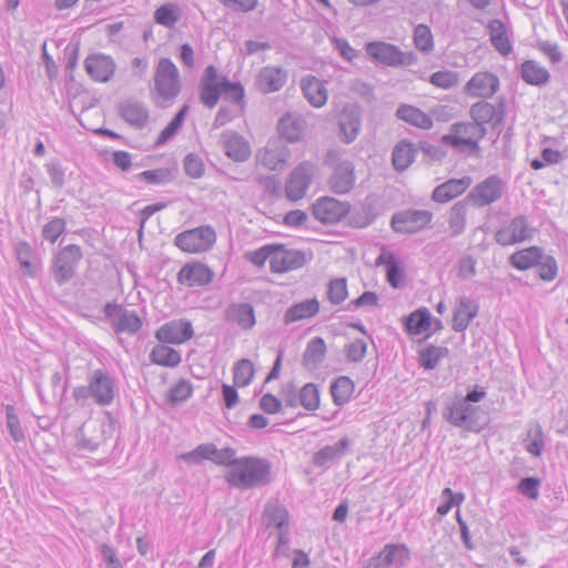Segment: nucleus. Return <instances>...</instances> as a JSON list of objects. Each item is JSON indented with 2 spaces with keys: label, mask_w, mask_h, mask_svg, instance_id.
Listing matches in <instances>:
<instances>
[{
  "label": "nucleus",
  "mask_w": 568,
  "mask_h": 568,
  "mask_svg": "<svg viewBox=\"0 0 568 568\" xmlns=\"http://www.w3.org/2000/svg\"><path fill=\"white\" fill-rule=\"evenodd\" d=\"M235 469H230L225 481L239 489H251L266 486L271 483V463L256 456L239 457Z\"/></svg>",
  "instance_id": "1"
},
{
  "label": "nucleus",
  "mask_w": 568,
  "mask_h": 568,
  "mask_svg": "<svg viewBox=\"0 0 568 568\" xmlns=\"http://www.w3.org/2000/svg\"><path fill=\"white\" fill-rule=\"evenodd\" d=\"M87 385L77 386L72 397L80 406H85L90 398L98 406H109L116 396L115 378L105 368H98L88 374Z\"/></svg>",
  "instance_id": "2"
},
{
  "label": "nucleus",
  "mask_w": 568,
  "mask_h": 568,
  "mask_svg": "<svg viewBox=\"0 0 568 568\" xmlns=\"http://www.w3.org/2000/svg\"><path fill=\"white\" fill-rule=\"evenodd\" d=\"M487 134L486 128H479L471 122H455L449 132L442 136V143L468 156L479 158L481 148L479 141Z\"/></svg>",
  "instance_id": "3"
},
{
  "label": "nucleus",
  "mask_w": 568,
  "mask_h": 568,
  "mask_svg": "<svg viewBox=\"0 0 568 568\" xmlns=\"http://www.w3.org/2000/svg\"><path fill=\"white\" fill-rule=\"evenodd\" d=\"M481 408L460 396L446 400L442 412L444 420L470 433H480L487 425L480 417Z\"/></svg>",
  "instance_id": "4"
},
{
  "label": "nucleus",
  "mask_w": 568,
  "mask_h": 568,
  "mask_svg": "<svg viewBox=\"0 0 568 568\" xmlns=\"http://www.w3.org/2000/svg\"><path fill=\"white\" fill-rule=\"evenodd\" d=\"M153 90L165 102H172L181 92L180 72L169 58H161L154 73Z\"/></svg>",
  "instance_id": "5"
},
{
  "label": "nucleus",
  "mask_w": 568,
  "mask_h": 568,
  "mask_svg": "<svg viewBox=\"0 0 568 568\" xmlns=\"http://www.w3.org/2000/svg\"><path fill=\"white\" fill-rule=\"evenodd\" d=\"M83 257L81 247L69 244L62 247L52 258L50 274L53 281L62 286L70 282L77 274V268Z\"/></svg>",
  "instance_id": "6"
},
{
  "label": "nucleus",
  "mask_w": 568,
  "mask_h": 568,
  "mask_svg": "<svg viewBox=\"0 0 568 568\" xmlns=\"http://www.w3.org/2000/svg\"><path fill=\"white\" fill-rule=\"evenodd\" d=\"M366 52L376 62L388 67H408L417 61L414 52H403L397 45L384 41L368 42Z\"/></svg>",
  "instance_id": "7"
},
{
  "label": "nucleus",
  "mask_w": 568,
  "mask_h": 568,
  "mask_svg": "<svg viewBox=\"0 0 568 568\" xmlns=\"http://www.w3.org/2000/svg\"><path fill=\"white\" fill-rule=\"evenodd\" d=\"M103 314L116 334L135 335L142 328V320L138 313L125 308L115 301L105 303Z\"/></svg>",
  "instance_id": "8"
},
{
  "label": "nucleus",
  "mask_w": 568,
  "mask_h": 568,
  "mask_svg": "<svg viewBox=\"0 0 568 568\" xmlns=\"http://www.w3.org/2000/svg\"><path fill=\"white\" fill-rule=\"evenodd\" d=\"M215 241V230L211 225H202L179 233L174 244L183 252L200 253L210 250Z\"/></svg>",
  "instance_id": "9"
},
{
  "label": "nucleus",
  "mask_w": 568,
  "mask_h": 568,
  "mask_svg": "<svg viewBox=\"0 0 568 568\" xmlns=\"http://www.w3.org/2000/svg\"><path fill=\"white\" fill-rule=\"evenodd\" d=\"M469 115L479 128L490 124L491 130H499L506 116V100L499 98L496 105L480 100L470 106Z\"/></svg>",
  "instance_id": "10"
},
{
  "label": "nucleus",
  "mask_w": 568,
  "mask_h": 568,
  "mask_svg": "<svg viewBox=\"0 0 568 568\" xmlns=\"http://www.w3.org/2000/svg\"><path fill=\"white\" fill-rule=\"evenodd\" d=\"M433 220L428 210L408 209L396 212L390 219V226L399 234H414L427 227Z\"/></svg>",
  "instance_id": "11"
},
{
  "label": "nucleus",
  "mask_w": 568,
  "mask_h": 568,
  "mask_svg": "<svg viewBox=\"0 0 568 568\" xmlns=\"http://www.w3.org/2000/svg\"><path fill=\"white\" fill-rule=\"evenodd\" d=\"M534 229L526 215L513 217L495 233V241L501 246L518 244L532 239Z\"/></svg>",
  "instance_id": "12"
},
{
  "label": "nucleus",
  "mask_w": 568,
  "mask_h": 568,
  "mask_svg": "<svg viewBox=\"0 0 568 568\" xmlns=\"http://www.w3.org/2000/svg\"><path fill=\"white\" fill-rule=\"evenodd\" d=\"M505 187L504 181L494 174L474 186L466 200L471 201L477 207H484L500 200Z\"/></svg>",
  "instance_id": "13"
},
{
  "label": "nucleus",
  "mask_w": 568,
  "mask_h": 568,
  "mask_svg": "<svg viewBox=\"0 0 568 568\" xmlns=\"http://www.w3.org/2000/svg\"><path fill=\"white\" fill-rule=\"evenodd\" d=\"M351 210L348 202L339 201L332 196H323L312 205V212L316 220L323 224H336L347 216Z\"/></svg>",
  "instance_id": "14"
},
{
  "label": "nucleus",
  "mask_w": 568,
  "mask_h": 568,
  "mask_svg": "<svg viewBox=\"0 0 568 568\" xmlns=\"http://www.w3.org/2000/svg\"><path fill=\"white\" fill-rule=\"evenodd\" d=\"M288 79L286 69L278 65H265L254 78V88L262 94L275 93L282 90Z\"/></svg>",
  "instance_id": "15"
},
{
  "label": "nucleus",
  "mask_w": 568,
  "mask_h": 568,
  "mask_svg": "<svg viewBox=\"0 0 568 568\" xmlns=\"http://www.w3.org/2000/svg\"><path fill=\"white\" fill-rule=\"evenodd\" d=\"M410 560V550L405 544H386L371 557L364 568H389L394 564L404 567Z\"/></svg>",
  "instance_id": "16"
},
{
  "label": "nucleus",
  "mask_w": 568,
  "mask_h": 568,
  "mask_svg": "<svg viewBox=\"0 0 568 568\" xmlns=\"http://www.w3.org/2000/svg\"><path fill=\"white\" fill-rule=\"evenodd\" d=\"M200 101L201 103L212 109L214 108L223 92L222 77H219L217 69L210 64L204 69L200 80Z\"/></svg>",
  "instance_id": "17"
},
{
  "label": "nucleus",
  "mask_w": 568,
  "mask_h": 568,
  "mask_svg": "<svg viewBox=\"0 0 568 568\" xmlns=\"http://www.w3.org/2000/svg\"><path fill=\"white\" fill-rule=\"evenodd\" d=\"M214 272L201 262L184 264L176 274V281L187 287L206 286L213 282Z\"/></svg>",
  "instance_id": "18"
},
{
  "label": "nucleus",
  "mask_w": 568,
  "mask_h": 568,
  "mask_svg": "<svg viewBox=\"0 0 568 568\" xmlns=\"http://www.w3.org/2000/svg\"><path fill=\"white\" fill-rule=\"evenodd\" d=\"M119 116L135 130H143L149 120V108L141 101L129 98L121 101L118 105Z\"/></svg>",
  "instance_id": "19"
},
{
  "label": "nucleus",
  "mask_w": 568,
  "mask_h": 568,
  "mask_svg": "<svg viewBox=\"0 0 568 568\" xmlns=\"http://www.w3.org/2000/svg\"><path fill=\"white\" fill-rule=\"evenodd\" d=\"M307 257L302 250H290L283 244H276L275 254L272 256V272L285 273L303 267Z\"/></svg>",
  "instance_id": "20"
},
{
  "label": "nucleus",
  "mask_w": 568,
  "mask_h": 568,
  "mask_svg": "<svg viewBox=\"0 0 568 568\" xmlns=\"http://www.w3.org/2000/svg\"><path fill=\"white\" fill-rule=\"evenodd\" d=\"M84 69L88 75L97 82H109L115 72L116 64L112 57L104 53L89 54L84 60Z\"/></svg>",
  "instance_id": "21"
},
{
  "label": "nucleus",
  "mask_w": 568,
  "mask_h": 568,
  "mask_svg": "<svg viewBox=\"0 0 568 568\" xmlns=\"http://www.w3.org/2000/svg\"><path fill=\"white\" fill-rule=\"evenodd\" d=\"M192 323L186 320H173L163 324L156 332L155 337L160 343L182 344L193 337Z\"/></svg>",
  "instance_id": "22"
},
{
  "label": "nucleus",
  "mask_w": 568,
  "mask_h": 568,
  "mask_svg": "<svg viewBox=\"0 0 568 568\" xmlns=\"http://www.w3.org/2000/svg\"><path fill=\"white\" fill-rule=\"evenodd\" d=\"M311 166L307 162L300 163L286 181L285 192L291 201L303 199L312 183Z\"/></svg>",
  "instance_id": "23"
},
{
  "label": "nucleus",
  "mask_w": 568,
  "mask_h": 568,
  "mask_svg": "<svg viewBox=\"0 0 568 568\" xmlns=\"http://www.w3.org/2000/svg\"><path fill=\"white\" fill-rule=\"evenodd\" d=\"M499 90V79L491 72H476L465 84L464 91L470 97L491 98Z\"/></svg>",
  "instance_id": "24"
},
{
  "label": "nucleus",
  "mask_w": 568,
  "mask_h": 568,
  "mask_svg": "<svg viewBox=\"0 0 568 568\" xmlns=\"http://www.w3.org/2000/svg\"><path fill=\"white\" fill-rule=\"evenodd\" d=\"M351 445L352 440L347 436H344L334 445H326L314 453L312 463L314 466L326 470L349 452Z\"/></svg>",
  "instance_id": "25"
},
{
  "label": "nucleus",
  "mask_w": 568,
  "mask_h": 568,
  "mask_svg": "<svg viewBox=\"0 0 568 568\" xmlns=\"http://www.w3.org/2000/svg\"><path fill=\"white\" fill-rule=\"evenodd\" d=\"M354 164L349 160L338 162L328 179V185L335 194H346L355 185Z\"/></svg>",
  "instance_id": "26"
},
{
  "label": "nucleus",
  "mask_w": 568,
  "mask_h": 568,
  "mask_svg": "<svg viewBox=\"0 0 568 568\" xmlns=\"http://www.w3.org/2000/svg\"><path fill=\"white\" fill-rule=\"evenodd\" d=\"M376 265L385 266L386 281L393 288L398 290L405 286V268L394 252L383 248L376 258Z\"/></svg>",
  "instance_id": "27"
},
{
  "label": "nucleus",
  "mask_w": 568,
  "mask_h": 568,
  "mask_svg": "<svg viewBox=\"0 0 568 568\" xmlns=\"http://www.w3.org/2000/svg\"><path fill=\"white\" fill-rule=\"evenodd\" d=\"M478 312L479 304L475 300L468 296L458 297L453 313L452 328L457 333L466 331Z\"/></svg>",
  "instance_id": "28"
},
{
  "label": "nucleus",
  "mask_w": 568,
  "mask_h": 568,
  "mask_svg": "<svg viewBox=\"0 0 568 568\" xmlns=\"http://www.w3.org/2000/svg\"><path fill=\"white\" fill-rule=\"evenodd\" d=\"M221 140L225 154L235 162H244L251 155V148L243 136L234 131L222 132Z\"/></svg>",
  "instance_id": "29"
},
{
  "label": "nucleus",
  "mask_w": 568,
  "mask_h": 568,
  "mask_svg": "<svg viewBox=\"0 0 568 568\" xmlns=\"http://www.w3.org/2000/svg\"><path fill=\"white\" fill-rule=\"evenodd\" d=\"M471 182V178L468 175L460 179H449L434 189L432 200L437 203H446L463 194Z\"/></svg>",
  "instance_id": "30"
},
{
  "label": "nucleus",
  "mask_w": 568,
  "mask_h": 568,
  "mask_svg": "<svg viewBox=\"0 0 568 568\" xmlns=\"http://www.w3.org/2000/svg\"><path fill=\"white\" fill-rule=\"evenodd\" d=\"M341 140L352 143L358 135L362 126L361 112L356 108H344L338 118Z\"/></svg>",
  "instance_id": "31"
},
{
  "label": "nucleus",
  "mask_w": 568,
  "mask_h": 568,
  "mask_svg": "<svg viewBox=\"0 0 568 568\" xmlns=\"http://www.w3.org/2000/svg\"><path fill=\"white\" fill-rule=\"evenodd\" d=\"M301 90L304 98L314 108H321L326 104L328 93L325 87V82L315 75L308 74L302 78Z\"/></svg>",
  "instance_id": "32"
},
{
  "label": "nucleus",
  "mask_w": 568,
  "mask_h": 568,
  "mask_svg": "<svg viewBox=\"0 0 568 568\" xmlns=\"http://www.w3.org/2000/svg\"><path fill=\"white\" fill-rule=\"evenodd\" d=\"M327 347L323 337L315 336L308 341L302 356V365L313 372L321 367L326 358Z\"/></svg>",
  "instance_id": "33"
},
{
  "label": "nucleus",
  "mask_w": 568,
  "mask_h": 568,
  "mask_svg": "<svg viewBox=\"0 0 568 568\" xmlns=\"http://www.w3.org/2000/svg\"><path fill=\"white\" fill-rule=\"evenodd\" d=\"M224 318L242 329H251L256 323L254 308L248 303H231L225 308Z\"/></svg>",
  "instance_id": "34"
},
{
  "label": "nucleus",
  "mask_w": 568,
  "mask_h": 568,
  "mask_svg": "<svg viewBox=\"0 0 568 568\" xmlns=\"http://www.w3.org/2000/svg\"><path fill=\"white\" fill-rule=\"evenodd\" d=\"M263 519L266 528L274 527L277 532L290 529V513L283 504L277 501L265 504Z\"/></svg>",
  "instance_id": "35"
},
{
  "label": "nucleus",
  "mask_w": 568,
  "mask_h": 568,
  "mask_svg": "<svg viewBox=\"0 0 568 568\" xmlns=\"http://www.w3.org/2000/svg\"><path fill=\"white\" fill-rule=\"evenodd\" d=\"M542 256V247L532 245L526 248H521L513 253L508 262L518 271H527L537 266L540 262L539 258Z\"/></svg>",
  "instance_id": "36"
},
{
  "label": "nucleus",
  "mask_w": 568,
  "mask_h": 568,
  "mask_svg": "<svg viewBox=\"0 0 568 568\" xmlns=\"http://www.w3.org/2000/svg\"><path fill=\"white\" fill-rule=\"evenodd\" d=\"M396 116L399 120L423 130H429L433 126L432 118L419 108L410 104H399L396 110Z\"/></svg>",
  "instance_id": "37"
},
{
  "label": "nucleus",
  "mask_w": 568,
  "mask_h": 568,
  "mask_svg": "<svg viewBox=\"0 0 568 568\" xmlns=\"http://www.w3.org/2000/svg\"><path fill=\"white\" fill-rule=\"evenodd\" d=\"M432 314L426 307H419L404 317L403 324L408 335L416 336L426 332L432 326Z\"/></svg>",
  "instance_id": "38"
},
{
  "label": "nucleus",
  "mask_w": 568,
  "mask_h": 568,
  "mask_svg": "<svg viewBox=\"0 0 568 568\" xmlns=\"http://www.w3.org/2000/svg\"><path fill=\"white\" fill-rule=\"evenodd\" d=\"M418 149L414 143L403 140L398 142L392 153V162L395 171L404 172L414 162Z\"/></svg>",
  "instance_id": "39"
},
{
  "label": "nucleus",
  "mask_w": 568,
  "mask_h": 568,
  "mask_svg": "<svg viewBox=\"0 0 568 568\" xmlns=\"http://www.w3.org/2000/svg\"><path fill=\"white\" fill-rule=\"evenodd\" d=\"M520 77L527 84L542 87L549 82L550 73L535 60H526L520 65Z\"/></svg>",
  "instance_id": "40"
},
{
  "label": "nucleus",
  "mask_w": 568,
  "mask_h": 568,
  "mask_svg": "<svg viewBox=\"0 0 568 568\" xmlns=\"http://www.w3.org/2000/svg\"><path fill=\"white\" fill-rule=\"evenodd\" d=\"M320 311V303L316 298L306 300L288 307L284 314L283 322L288 325L301 320L314 316Z\"/></svg>",
  "instance_id": "41"
},
{
  "label": "nucleus",
  "mask_w": 568,
  "mask_h": 568,
  "mask_svg": "<svg viewBox=\"0 0 568 568\" xmlns=\"http://www.w3.org/2000/svg\"><path fill=\"white\" fill-rule=\"evenodd\" d=\"M165 344L161 343L153 346L149 355L151 363L163 367L179 366L182 361L181 353Z\"/></svg>",
  "instance_id": "42"
},
{
  "label": "nucleus",
  "mask_w": 568,
  "mask_h": 568,
  "mask_svg": "<svg viewBox=\"0 0 568 568\" xmlns=\"http://www.w3.org/2000/svg\"><path fill=\"white\" fill-rule=\"evenodd\" d=\"M526 450L535 457H540L545 448L544 432L538 422L528 424L526 437L523 440Z\"/></svg>",
  "instance_id": "43"
},
{
  "label": "nucleus",
  "mask_w": 568,
  "mask_h": 568,
  "mask_svg": "<svg viewBox=\"0 0 568 568\" xmlns=\"http://www.w3.org/2000/svg\"><path fill=\"white\" fill-rule=\"evenodd\" d=\"M355 384L348 376H339L331 384L333 403L336 406L347 404L354 393Z\"/></svg>",
  "instance_id": "44"
},
{
  "label": "nucleus",
  "mask_w": 568,
  "mask_h": 568,
  "mask_svg": "<svg viewBox=\"0 0 568 568\" xmlns=\"http://www.w3.org/2000/svg\"><path fill=\"white\" fill-rule=\"evenodd\" d=\"M449 355V349L446 346L427 345L418 349V364L424 369H434L437 367L439 361Z\"/></svg>",
  "instance_id": "45"
},
{
  "label": "nucleus",
  "mask_w": 568,
  "mask_h": 568,
  "mask_svg": "<svg viewBox=\"0 0 568 568\" xmlns=\"http://www.w3.org/2000/svg\"><path fill=\"white\" fill-rule=\"evenodd\" d=\"M490 42L495 49L506 55L511 51L509 39L506 34L505 24L499 19L490 20L488 23Z\"/></svg>",
  "instance_id": "46"
},
{
  "label": "nucleus",
  "mask_w": 568,
  "mask_h": 568,
  "mask_svg": "<svg viewBox=\"0 0 568 568\" xmlns=\"http://www.w3.org/2000/svg\"><path fill=\"white\" fill-rule=\"evenodd\" d=\"M223 92L222 95L225 100H230L236 104L243 112L246 106L245 89L239 81H231L226 75L222 77Z\"/></svg>",
  "instance_id": "47"
},
{
  "label": "nucleus",
  "mask_w": 568,
  "mask_h": 568,
  "mask_svg": "<svg viewBox=\"0 0 568 568\" xmlns=\"http://www.w3.org/2000/svg\"><path fill=\"white\" fill-rule=\"evenodd\" d=\"M193 395V385L190 381L185 378L179 379L168 392L166 394V403L171 407H175Z\"/></svg>",
  "instance_id": "48"
},
{
  "label": "nucleus",
  "mask_w": 568,
  "mask_h": 568,
  "mask_svg": "<svg viewBox=\"0 0 568 568\" xmlns=\"http://www.w3.org/2000/svg\"><path fill=\"white\" fill-rule=\"evenodd\" d=\"M467 204L465 201L456 202L449 211L448 224L452 236H458L465 231Z\"/></svg>",
  "instance_id": "49"
},
{
  "label": "nucleus",
  "mask_w": 568,
  "mask_h": 568,
  "mask_svg": "<svg viewBox=\"0 0 568 568\" xmlns=\"http://www.w3.org/2000/svg\"><path fill=\"white\" fill-rule=\"evenodd\" d=\"M189 111V105L184 104L173 116V119L166 124V126L160 132L155 144L163 145L171 140L182 128L185 116Z\"/></svg>",
  "instance_id": "50"
},
{
  "label": "nucleus",
  "mask_w": 568,
  "mask_h": 568,
  "mask_svg": "<svg viewBox=\"0 0 568 568\" xmlns=\"http://www.w3.org/2000/svg\"><path fill=\"white\" fill-rule=\"evenodd\" d=\"M216 446L213 443L197 445L193 450L184 453L179 458L185 463L199 465L203 460L213 462Z\"/></svg>",
  "instance_id": "51"
},
{
  "label": "nucleus",
  "mask_w": 568,
  "mask_h": 568,
  "mask_svg": "<svg viewBox=\"0 0 568 568\" xmlns=\"http://www.w3.org/2000/svg\"><path fill=\"white\" fill-rule=\"evenodd\" d=\"M181 18V10L178 4L169 2L160 6L154 12V20L158 24L172 28Z\"/></svg>",
  "instance_id": "52"
},
{
  "label": "nucleus",
  "mask_w": 568,
  "mask_h": 568,
  "mask_svg": "<svg viewBox=\"0 0 568 568\" xmlns=\"http://www.w3.org/2000/svg\"><path fill=\"white\" fill-rule=\"evenodd\" d=\"M298 405L308 412H314L320 407L321 393L318 386L314 383H306L298 390Z\"/></svg>",
  "instance_id": "53"
},
{
  "label": "nucleus",
  "mask_w": 568,
  "mask_h": 568,
  "mask_svg": "<svg viewBox=\"0 0 568 568\" xmlns=\"http://www.w3.org/2000/svg\"><path fill=\"white\" fill-rule=\"evenodd\" d=\"M278 131L283 139L296 142L302 135V121L291 115H283L278 122Z\"/></svg>",
  "instance_id": "54"
},
{
  "label": "nucleus",
  "mask_w": 568,
  "mask_h": 568,
  "mask_svg": "<svg viewBox=\"0 0 568 568\" xmlns=\"http://www.w3.org/2000/svg\"><path fill=\"white\" fill-rule=\"evenodd\" d=\"M254 365L251 359L242 358L233 367V381L237 387H246L254 377Z\"/></svg>",
  "instance_id": "55"
},
{
  "label": "nucleus",
  "mask_w": 568,
  "mask_h": 568,
  "mask_svg": "<svg viewBox=\"0 0 568 568\" xmlns=\"http://www.w3.org/2000/svg\"><path fill=\"white\" fill-rule=\"evenodd\" d=\"M347 225L353 229H364L375 221V213L371 205L361 207L359 210L349 211L347 214Z\"/></svg>",
  "instance_id": "56"
},
{
  "label": "nucleus",
  "mask_w": 568,
  "mask_h": 568,
  "mask_svg": "<svg viewBox=\"0 0 568 568\" xmlns=\"http://www.w3.org/2000/svg\"><path fill=\"white\" fill-rule=\"evenodd\" d=\"M414 43L416 48L424 52L429 53L434 49V39L430 28L424 23H419L414 29Z\"/></svg>",
  "instance_id": "57"
},
{
  "label": "nucleus",
  "mask_w": 568,
  "mask_h": 568,
  "mask_svg": "<svg viewBox=\"0 0 568 568\" xmlns=\"http://www.w3.org/2000/svg\"><path fill=\"white\" fill-rule=\"evenodd\" d=\"M260 162L270 170H282L286 163V153L266 146L264 153L260 155Z\"/></svg>",
  "instance_id": "58"
},
{
  "label": "nucleus",
  "mask_w": 568,
  "mask_h": 568,
  "mask_svg": "<svg viewBox=\"0 0 568 568\" xmlns=\"http://www.w3.org/2000/svg\"><path fill=\"white\" fill-rule=\"evenodd\" d=\"M537 264L538 276L545 282L554 281L558 275V264L552 255L546 254L542 248V256Z\"/></svg>",
  "instance_id": "59"
},
{
  "label": "nucleus",
  "mask_w": 568,
  "mask_h": 568,
  "mask_svg": "<svg viewBox=\"0 0 568 568\" xmlns=\"http://www.w3.org/2000/svg\"><path fill=\"white\" fill-rule=\"evenodd\" d=\"M4 412L7 419V428L10 433V436L16 443L23 442L26 436L21 427L19 416L16 413L14 406L11 404L6 405Z\"/></svg>",
  "instance_id": "60"
},
{
  "label": "nucleus",
  "mask_w": 568,
  "mask_h": 568,
  "mask_svg": "<svg viewBox=\"0 0 568 568\" xmlns=\"http://www.w3.org/2000/svg\"><path fill=\"white\" fill-rule=\"evenodd\" d=\"M65 220L59 216H53L42 226L41 235L45 241L54 243L59 236L65 232Z\"/></svg>",
  "instance_id": "61"
},
{
  "label": "nucleus",
  "mask_w": 568,
  "mask_h": 568,
  "mask_svg": "<svg viewBox=\"0 0 568 568\" xmlns=\"http://www.w3.org/2000/svg\"><path fill=\"white\" fill-rule=\"evenodd\" d=\"M348 295L347 283L345 277L331 280L327 287V300L333 305H339Z\"/></svg>",
  "instance_id": "62"
},
{
  "label": "nucleus",
  "mask_w": 568,
  "mask_h": 568,
  "mask_svg": "<svg viewBox=\"0 0 568 568\" xmlns=\"http://www.w3.org/2000/svg\"><path fill=\"white\" fill-rule=\"evenodd\" d=\"M54 189H62L65 184V169L59 159H51L44 165Z\"/></svg>",
  "instance_id": "63"
},
{
  "label": "nucleus",
  "mask_w": 568,
  "mask_h": 568,
  "mask_svg": "<svg viewBox=\"0 0 568 568\" xmlns=\"http://www.w3.org/2000/svg\"><path fill=\"white\" fill-rule=\"evenodd\" d=\"M138 181L146 184H165L172 180L171 171L166 168L146 170L135 175Z\"/></svg>",
  "instance_id": "64"
}]
</instances>
